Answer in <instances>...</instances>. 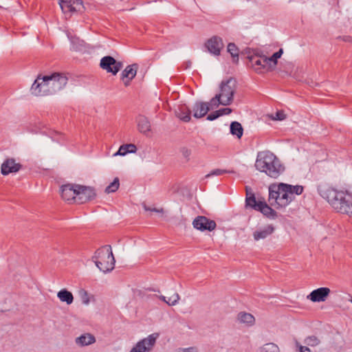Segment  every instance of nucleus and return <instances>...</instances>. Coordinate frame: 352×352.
<instances>
[{
    "instance_id": "obj_1",
    "label": "nucleus",
    "mask_w": 352,
    "mask_h": 352,
    "mask_svg": "<svg viewBox=\"0 0 352 352\" xmlns=\"http://www.w3.org/2000/svg\"><path fill=\"white\" fill-rule=\"evenodd\" d=\"M319 195L338 212L352 216V194L339 190L327 184L318 186Z\"/></svg>"
},
{
    "instance_id": "obj_2",
    "label": "nucleus",
    "mask_w": 352,
    "mask_h": 352,
    "mask_svg": "<svg viewBox=\"0 0 352 352\" xmlns=\"http://www.w3.org/2000/svg\"><path fill=\"white\" fill-rule=\"evenodd\" d=\"M68 78L63 73H53L43 77L38 76L31 87V92L36 96L54 94L63 89Z\"/></svg>"
},
{
    "instance_id": "obj_3",
    "label": "nucleus",
    "mask_w": 352,
    "mask_h": 352,
    "mask_svg": "<svg viewBox=\"0 0 352 352\" xmlns=\"http://www.w3.org/2000/svg\"><path fill=\"white\" fill-rule=\"evenodd\" d=\"M254 166L257 170L273 179L278 178L285 170L280 160L270 151L258 152Z\"/></svg>"
},
{
    "instance_id": "obj_4",
    "label": "nucleus",
    "mask_w": 352,
    "mask_h": 352,
    "mask_svg": "<svg viewBox=\"0 0 352 352\" xmlns=\"http://www.w3.org/2000/svg\"><path fill=\"white\" fill-rule=\"evenodd\" d=\"M92 260L97 267L103 273L110 272L115 267L116 261L111 247L109 245H104L98 249L92 257Z\"/></svg>"
},
{
    "instance_id": "obj_5",
    "label": "nucleus",
    "mask_w": 352,
    "mask_h": 352,
    "mask_svg": "<svg viewBox=\"0 0 352 352\" xmlns=\"http://www.w3.org/2000/svg\"><path fill=\"white\" fill-rule=\"evenodd\" d=\"M284 186L285 183H280L269 187V201L271 205L285 207L292 201L289 191Z\"/></svg>"
},
{
    "instance_id": "obj_6",
    "label": "nucleus",
    "mask_w": 352,
    "mask_h": 352,
    "mask_svg": "<svg viewBox=\"0 0 352 352\" xmlns=\"http://www.w3.org/2000/svg\"><path fill=\"white\" fill-rule=\"evenodd\" d=\"M236 82L232 78L221 82L219 87L220 93L218 94L219 97L222 98L221 105L228 106L232 103L236 91Z\"/></svg>"
},
{
    "instance_id": "obj_7",
    "label": "nucleus",
    "mask_w": 352,
    "mask_h": 352,
    "mask_svg": "<svg viewBox=\"0 0 352 352\" xmlns=\"http://www.w3.org/2000/svg\"><path fill=\"white\" fill-rule=\"evenodd\" d=\"M159 337V333H154L146 338L140 340L137 344L131 349L129 352H151Z\"/></svg>"
},
{
    "instance_id": "obj_8",
    "label": "nucleus",
    "mask_w": 352,
    "mask_h": 352,
    "mask_svg": "<svg viewBox=\"0 0 352 352\" xmlns=\"http://www.w3.org/2000/svg\"><path fill=\"white\" fill-rule=\"evenodd\" d=\"M100 65L102 69L113 75L117 74L122 67V63L121 62L117 61L114 58L110 56L102 58Z\"/></svg>"
},
{
    "instance_id": "obj_9",
    "label": "nucleus",
    "mask_w": 352,
    "mask_h": 352,
    "mask_svg": "<svg viewBox=\"0 0 352 352\" xmlns=\"http://www.w3.org/2000/svg\"><path fill=\"white\" fill-rule=\"evenodd\" d=\"M77 190L76 204H83L93 199L96 197L95 190L91 187L77 185Z\"/></svg>"
},
{
    "instance_id": "obj_10",
    "label": "nucleus",
    "mask_w": 352,
    "mask_h": 352,
    "mask_svg": "<svg viewBox=\"0 0 352 352\" xmlns=\"http://www.w3.org/2000/svg\"><path fill=\"white\" fill-rule=\"evenodd\" d=\"M248 59L251 67L258 74L263 73L267 67H269L265 55L254 54L248 56Z\"/></svg>"
},
{
    "instance_id": "obj_11",
    "label": "nucleus",
    "mask_w": 352,
    "mask_h": 352,
    "mask_svg": "<svg viewBox=\"0 0 352 352\" xmlns=\"http://www.w3.org/2000/svg\"><path fill=\"white\" fill-rule=\"evenodd\" d=\"M193 227L202 232L212 231L216 228L217 224L214 221L210 220L204 216H198L192 222Z\"/></svg>"
},
{
    "instance_id": "obj_12",
    "label": "nucleus",
    "mask_w": 352,
    "mask_h": 352,
    "mask_svg": "<svg viewBox=\"0 0 352 352\" xmlns=\"http://www.w3.org/2000/svg\"><path fill=\"white\" fill-rule=\"evenodd\" d=\"M60 7L63 12H75L83 8L82 0H60Z\"/></svg>"
},
{
    "instance_id": "obj_13",
    "label": "nucleus",
    "mask_w": 352,
    "mask_h": 352,
    "mask_svg": "<svg viewBox=\"0 0 352 352\" xmlns=\"http://www.w3.org/2000/svg\"><path fill=\"white\" fill-rule=\"evenodd\" d=\"M206 47L210 54L214 56H219L220 55L221 49L223 47V43L221 38L214 36L207 41Z\"/></svg>"
},
{
    "instance_id": "obj_14",
    "label": "nucleus",
    "mask_w": 352,
    "mask_h": 352,
    "mask_svg": "<svg viewBox=\"0 0 352 352\" xmlns=\"http://www.w3.org/2000/svg\"><path fill=\"white\" fill-rule=\"evenodd\" d=\"M330 292V289L328 287H320L313 290L307 296V298L314 302H323L329 295Z\"/></svg>"
},
{
    "instance_id": "obj_15",
    "label": "nucleus",
    "mask_w": 352,
    "mask_h": 352,
    "mask_svg": "<svg viewBox=\"0 0 352 352\" xmlns=\"http://www.w3.org/2000/svg\"><path fill=\"white\" fill-rule=\"evenodd\" d=\"M77 190V185H63L60 188L61 197L65 201H74L76 203Z\"/></svg>"
},
{
    "instance_id": "obj_16",
    "label": "nucleus",
    "mask_w": 352,
    "mask_h": 352,
    "mask_svg": "<svg viewBox=\"0 0 352 352\" xmlns=\"http://www.w3.org/2000/svg\"><path fill=\"white\" fill-rule=\"evenodd\" d=\"M21 168L19 163H16L15 160L10 158L5 160L1 164V170L3 175H8L10 173L18 172Z\"/></svg>"
},
{
    "instance_id": "obj_17",
    "label": "nucleus",
    "mask_w": 352,
    "mask_h": 352,
    "mask_svg": "<svg viewBox=\"0 0 352 352\" xmlns=\"http://www.w3.org/2000/svg\"><path fill=\"white\" fill-rule=\"evenodd\" d=\"M275 228L272 224L267 225L255 230L253 234L254 240L258 241L265 239L274 233Z\"/></svg>"
},
{
    "instance_id": "obj_18",
    "label": "nucleus",
    "mask_w": 352,
    "mask_h": 352,
    "mask_svg": "<svg viewBox=\"0 0 352 352\" xmlns=\"http://www.w3.org/2000/svg\"><path fill=\"white\" fill-rule=\"evenodd\" d=\"M137 69L138 65L136 64H133L131 65H128L122 71L121 76L125 86H128L130 83V81L134 78L137 74Z\"/></svg>"
},
{
    "instance_id": "obj_19",
    "label": "nucleus",
    "mask_w": 352,
    "mask_h": 352,
    "mask_svg": "<svg viewBox=\"0 0 352 352\" xmlns=\"http://www.w3.org/2000/svg\"><path fill=\"white\" fill-rule=\"evenodd\" d=\"M210 111V107L207 102H196L192 107L193 116L201 118L205 116Z\"/></svg>"
},
{
    "instance_id": "obj_20",
    "label": "nucleus",
    "mask_w": 352,
    "mask_h": 352,
    "mask_svg": "<svg viewBox=\"0 0 352 352\" xmlns=\"http://www.w3.org/2000/svg\"><path fill=\"white\" fill-rule=\"evenodd\" d=\"M67 36L71 43V49L76 52L82 51L85 49L84 41L80 39L76 36H73L71 33L67 32Z\"/></svg>"
},
{
    "instance_id": "obj_21",
    "label": "nucleus",
    "mask_w": 352,
    "mask_h": 352,
    "mask_svg": "<svg viewBox=\"0 0 352 352\" xmlns=\"http://www.w3.org/2000/svg\"><path fill=\"white\" fill-rule=\"evenodd\" d=\"M96 342L95 337L90 333H84L76 338V343L80 346H88Z\"/></svg>"
},
{
    "instance_id": "obj_22",
    "label": "nucleus",
    "mask_w": 352,
    "mask_h": 352,
    "mask_svg": "<svg viewBox=\"0 0 352 352\" xmlns=\"http://www.w3.org/2000/svg\"><path fill=\"white\" fill-rule=\"evenodd\" d=\"M191 110L189 109L186 105H182L178 107L176 111V116L181 120L185 122H188L190 119Z\"/></svg>"
},
{
    "instance_id": "obj_23",
    "label": "nucleus",
    "mask_w": 352,
    "mask_h": 352,
    "mask_svg": "<svg viewBox=\"0 0 352 352\" xmlns=\"http://www.w3.org/2000/svg\"><path fill=\"white\" fill-rule=\"evenodd\" d=\"M137 151V147L133 144H122L120 146L118 151L113 154V156H124L128 153H135Z\"/></svg>"
},
{
    "instance_id": "obj_24",
    "label": "nucleus",
    "mask_w": 352,
    "mask_h": 352,
    "mask_svg": "<svg viewBox=\"0 0 352 352\" xmlns=\"http://www.w3.org/2000/svg\"><path fill=\"white\" fill-rule=\"evenodd\" d=\"M258 211L261 212L264 216L270 219H275L277 217L276 212L269 206L264 201Z\"/></svg>"
},
{
    "instance_id": "obj_25",
    "label": "nucleus",
    "mask_w": 352,
    "mask_h": 352,
    "mask_svg": "<svg viewBox=\"0 0 352 352\" xmlns=\"http://www.w3.org/2000/svg\"><path fill=\"white\" fill-rule=\"evenodd\" d=\"M138 128L140 133L146 134L151 131V124L145 116H139L138 118Z\"/></svg>"
},
{
    "instance_id": "obj_26",
    "label": "nucleus",
    "mask_w": 352,
    "mask_h": 352,
    "mask_svg": "<svg viewBox=\"0 0 352 352\" xmlns=\"http://www.w3.org/2000/svg\"><path fill=\"white\" fill-rule=\"evenodd\" d=\"M284 187L289 191V194L291 196L292 201L295 198V195H300L302 193L304 187L300 185H291L285 184Z\"/></svg>"
},
{
    "instance_id": "obj_27",
    "label": "nucleus",
    "mask_w": 352,
    "mask_h": 352,
    "mask_svg": "<svg viewBox=\"0 0 352 352\" xmlns=\"http://www.w3.org/2000/svg\"><path fill=\"white\" fill-rule=\"evenodd\" d=\"M263 201L256 200L254 194L247 196L245 199V205L247 208H250L256 211L259 209Z\"/></svg>"
},
{
    "instance_id": "obj_28",
    "label": "nucleus",
    "mask_w": 352,
    "mask_h": 352,
    "mask_svg": "<svg viewBox=\"0 0 352 352\" xmlns=\"http://www.w3.org/2000/svg\"><path fill=\"white\" fill-rule=\"evenodd\" d=\"M57 297L60 301L65 302L67 305H71L74 301L73 294L65 289L59 291Z\"/></svg>"
},
{
    "instance_id": "obj_29",
    "label": "nucleus",
    "mask_w": 352,
    "mask_h": 352,
    "mask_svg": "<svg viewBox=\"0 0 352 352\" xmlns=\"http://www.w3.org/2000/svg\"><path fill=\"white\" fill-rule=\"evenodd\" d=\"M237 318L240 322L248 325H252L255 321L254 317L251 314L245 312H240Z\"/></svg>"
},
{
    "instance_id": "obj_30",
    "label": "nucleus",
    "mask_w": 352,
    "mask_h": 352,
    "mask_svg": "<svg viewBox=\"0 0 352 352\" xmlns=\"http://www.w3.org/2000/svg\"><path fill=\"white\" fill-rule=\"evenodd\" d=\"M230 133L236 135L238 138H241L243 135V129L241 124L238 122H232L230 127Z\"/></svg>"
},
{
    "instance_id": "obj_31",
    "label": "nucleus",
    "mask_w": 352,
    "mask_h": 352,
    "mask_svg": "<svg viewBox=\"0 0 352 352\" xmlns=\"http://www.w3.org/2000/svg\"><path fill=\"white\" fill-rule=\"evenodd\" d=\"M258 352H280V350L276 344L270 342L260 347Z\"/></svg>"
},
{
    "instance_id": "obj_32",
    "label": "nucleus",
    "mask_w": 352,
    "mask_h": 352,
    "mask_svg": "<svg viewBox=\"0 0 352 352\" xmlns=\"http://www.w3.org/2000/svg\"><path fill=\"white\" fill-rule=\"evenodd\" d=\"M283 53V49H280L278 52L274 53L271 57L268 58L266 56L269 67H272V63L273 64V66H275L277 64V60L281 57Z\"/></svg>"
},
{
    "instance_id": "obj_33",
    "label": "nucleus",
    "mask_w": 352,
    "mask_h": 352,
    "mask_svg": "<svg viewBox=\"0 0 352 352\" xmlns=\"http://www.w3.org/2000/svg\"><path fill=\"white\" fill-rule=\"evenodd\" d=\"M228 52L234 58V61L239 60V50L234 43H230L228 45Z\"/></svg>"
},
{
    "instance_id": "obj_34",
    "label": "nucleus",
    "mask_w": 352,
    "mask_h": 352,
    "mask_svg": "<svg viewBox=\"0 0 352 352\" xmlns=\"http://www.w3.org/2000/svg\"><path fill=\"white\" fill-rule=\"evenodd\" d=\"M120 186V182L118 177H116L113 181L108 185L105 188L107 193H111L116 192Z\"/></svg>"
},
{
    "instance_id": "obj_35",
    "label": "nucleus",
    "mask_w": 352,
    "mask_h": 352,
    "mask_svg": "<svg viewBox=\"0 0 352 352\" xmlns=\"http://www.w3.org/2000/svg\"><path fill=\"white\" fill-rule=\"evenodd\" d=\"M304 342L307 346L314 347L318 346L320 343V340L316 336H310L305 339Z\"/></svg>"
},
{
    "instance_id": "obj_36",
    "label": "nucleus",
    "mask_w": 352,
    "mask_h": 352,
    "mask_svg": "<svg viewBox=\"0 0 352 352\" xmlns=\"http://www.w3.org/2000/svg\"><path fill=\"white\" fill-rule=\"evenodd\" d=\"M222 102V98L219 97L218 94H216L214 97H213L209 102H207L208 104V106L210 109H213L215 107H217L219 104H221Z\"/></svg>"
},
{
    "instance_id": "obj_37",
    "label": "nucleus",
    "mask_w": 352,
    "mask_h": 352,
    "mask_svg": "<svg viewBox=\"0 0 352 352\" xmlns=\"http://www.w3.org/2000/svg\"><path fill=\"white\" fill-rule=\"evenodd\" d=\"M230 173V171L226 169L217 168L211 170L208 174L205 176V178H209L212 176H219L226 173Z\"/></svg>"
},
{
    "instance_id": "obj_38",
    "label": "nucleus",
    "mask_w": 352,
    "mask_h": 352,
    "mask_svg": "<svg viewBox=\"0 0 352 352\" xmlns=\"http://www.w3.org/2000/svg\"><path fill=\"white\" fill-rule=\"evenodd\" d=\"M179 298V294L177 293H175L173 296L168 298L166 304L170 306L175 305L178 302Z\"/></svg>"
},
{
    "instance_id": "obj_39",
    "label": "nucleus",
    "mask_w": 352,
    "mask_h": 352,
    "mask_svg": "<svg viewBox=\"0 0 352 352\" xmlns=\"http://www.w3.org/2000/svg\"><path fill=\"white\" fill-rule=\"evenodd\" d=\"M175 352H199L196 346H190L187 348H178Z\"/></svg>"
},
{
    "instance_id": "obj_40",
    "label": "nucleus",
    "mask_w": 352,
    "mask_h": 352,
    "mask_svg": "<svg viewBox=\"0 0 352 352\" xmlns=\"http://www.w3.org/2000/svg\"><path fill=\"white\" fill-rule=\"evenodd\" d=\"M272 119L275 120H283L285 119V114L282 111H278L274 116L272 117Z\"/></svg>"
},
{
    "instance_id": "obj_41",
    "label": "nucleus",
    "mask_w": 352,
    "mask_h": 352,
    "mask_svg": "<svg viewBox=\"0 0 352 352\" xmlns=\"http://www.w3.org/2000/svg\"><path fill=\"white\" fill-rule=\"evenodd\" d=\"M219 116V113L218 112V110L217 111H215L211 113H210L208 116H207V120H210V121H213L214 120H216L217 118H218Z\"/></svg>"
},
{
    "instance_id": "obj_42",
    "label": "nucleus",
    "mask_w": 352,
    "mask_h": 352,
    "mask_svg": "<svg viewBox=\"0 0 352 352\" xmlns=\"http://www.w3.org/2000/svg\"><path fill=\"white\" fill-rule=\"evenodd\" d=\"M145 210H147V211H151V212H157V213H160V214H162L163 213V209L162 208H151V207H148L146 206H144Z\"/></svg>"
},
{
    "instance_id": "obj_43",
    "label": "nucleus",
    "mask_w": 352,
    "mask_h": 352,
    "mask_svg": "<svg viewBox=\"0 0 352 352\" xmlns=\"http://www.w3.org/2000/svg\"><path fill=\"white\" fill-rule=\"evenodd\" d=\"M218 112L219 113V116H223V115H228L232 112L231 109L230 108H223L218 110Z\"/></svg>"
},
{
    "instance_id": "obj_44",
    "label": "nucleus",
    "mask_w": 352,
    "mask_h": 352,
    "mask_svg": "<svg viewBox=\"0 0 352 352\" xmlns=\"http://www.w3.org/2000/svg\"><path fill=\"white\" fill-rule=\"evenodd\" d=\"M296 346L299 348V352H311L309 348L301 346L298 342H296Z\"/></svg>"
},
{
    "instance_id": "obj_45",
    "label": "nucleus",
    "mask_w": 352,
    "mask_h": 352,
    "mask_svg": "<svg viewBox=\"0 0 352 352\" xmlns=\"http://www.w3.org/2000/svg\"><path fill=\"white\" fill-rule=\"evenodd\" d=\"M84 295L82 296V302L85 305H88L89 302V298L86 292H83Z\"/></svg>"
},
{
    "instance_id": "obj_46",
    "label": "nucleus",
    "mask_w": 352,
    "mask_h": 352,
    "mask_svg": "<svg viewBox=\"0 0 352 352\" xmlns=\"http://www.w3.org/2000/svg\"><path fill=\"white\" fill-rule=\"evenodd\" d=\"M159 298L166 303L167 300L164 296H160Z\"/></svg>"
},
{
    "instance_id": "obj_47",
    "label": "nucleus",
    "mask_w": 352,
    "mask_h": 352,
    "mask_svg": "<svg viewBox=\"0 0 352 352\" xmlns=\"http://www.w3.org/2000/svg\"><path fill=\"white\" fill-rule=\"evenodd\" d=\"M351 302H352V300H351Z\"/></svg>"
}]
</instances>
